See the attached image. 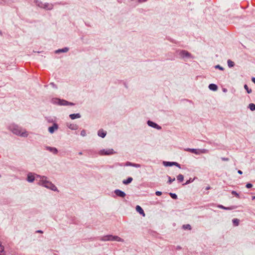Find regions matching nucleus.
Listing matches in <instances>:
<instances>
[{"label":"nucleus","instance_id":"ddd939ff","mask_svg":"<svg viewBox=\"0 0 255 255\" xmlns=\"http://www.w3.org/2000/svg\"><path fill=\"white\" fill-rule=\"evenodd\" d=\"M98 134L99 136L104 137L106 135V132L103 129H101L98 131Z\"/></svg>","mask_w":255,"mask_h":255},{"label":"nucleus","instance_id":"4be33fe9","mask_svg":"<svg viewBox=\"0 0 255 255\" xmlns=\"http://www.w3.org/2000/svg\"><path fill=\"white\" fill-rule=\"evenodd\" d=\"M68 48H63V49H58L56 51V53H60V52H66L67 51H68Z\"/></svg>","mask_w":255,"mask_h":255},{"label":"nucleus","instance_id":"a878e982","mask_svg":"<svg viewBox=\"0 0 255 255\" xmlns=\"http://www.w3.org/2000/svg\"><path fill=\"white\" fill-rule=\"evenodd\" d=\"M183 228L184 229H189V230H191V226L190 225H184L183 226Z\"/></svg>","mask_w":255,"mask_h":255},{"label":"nucleus","instance_id":"5701e85b","mask_svg":"<svg viewBox=\"0 0 255 255\" xmlns=\"http://www.w3.org/2000/svg\"><path fill=\"white\" fill-rule=\"evenodd\" d=\"M228 66L229 67H232L234 66L235 63L233 61H231V60H228L227 61Z\"/></svg>","mask_w":255,"mask_h":255},{"label":"nucleus","instance_id":"f257e3e1","mask_svg":"<svg viewBox=\"0 0 255 255\" xmlns=\"http://www.w3.org/2000/svg\"><path fill=\"white\" fill-rule=\"evenodd\" d=\"M27 180L29 182H32L34 180L38 181V184L42 185L47 188L53 191H57L56 187L51 182L47 180L45 176H41L38 175H35L32 173H29L27 175Z\"/></svg>","mask_w":255,"mask_h":255},{"label":"nucleus","instance_id":"c85d7f7f","mask_svg":"<svg viewBox=\"0 0 255 255\" xmlns=\"http://www.w3.org/2000/svg\"><path fill=\"white\" fill-rule=\"evenodd\" d=\"M44 7L48 9H51L52 8V6L51 5H49V4H45Z\"/></svg>","mask_w":255,"mask_h":255},{"label":"nucleus","instance_id":"79ce46f5","mask_svg":"<svg viewBox=\"0 0 255 255\" xmlns=\"http://www.w3.org/2000/svg\"><path fill=\"white\" fill-rule=\"evenodd\" d=\"M210 189V186H208V187H206V190H209V189Z\"/></svg>","mask_w":255,"mask_h":255},{"label":"nucleus","instance_id":"c9c22d12","mask_svg":"<svg viewBox=\"0 0 255 255\" xmlns=\"http://www.w3.org/2000/svg\"><path fill=\"white\" fill-rule=\"evenodd\" d=\"M246 186L247 188H250L253 187V185L251 183H247Z\"/></svg>","mask_w":255,"mask_h":255},{"label":"nucleus","instance_id":"37998d69","mask_svg":"<svg viewBox=\"0 0 255 255\" xmlns=\"http://www.w3.org/2000/svg\"><path fill=\"white\" fill-rule=\"evenodd\" d=\"M37 232H38V233H43V232H42V231H40V230H39V231H37Z\"/></svg>","mask_w":255,"mask_h":255},{"label":"nucleus","instance_id":"cd10ccee","mask_svg":"<svg viewBox=\"0 0 255 255\" xmlns=\"http://www.w3.org/2000/svg\"><path fill=\"white\" fill-rule=\"evenodd\" d=\"M244 88L247 90L248 93H251L252 92V90L250 89L247 85H245Z\"/></svg>","mask_w":255,"mask_h":255},{"label":"nucleus","instance_id":"f03ea898","mask_svg":"<svg viewBox=\"0 0 255 255\" xmlns=\"http://www.w3.org/2000/svg\"><path fill=\"white\" fill-rule=\"evenodd\" d=\"M9 129L15 134L23 137H26L28 135L27 132L25 129H22L16 125H11L9 127Z\"/></svg>","mask_w":255,"mask_h":255},{"label":"nucleus","instance_id":"a19ab883","mask_svg":"<svg viewBox=\"0 0 255 255\" xmlns=\"http://www.w3.org/2000/svg\"><path fill=\"white\" fill-rule=\"evenodd\" d=\"M146 0H139V2H145V1H146Z\"/></svg>","mask_w":255,"mask_h":255},{"label":"nucleus","instance_id":"c03bdc74","mask_svg":"<svg viewBox=\"0 0 255 255\" xmlns=\"http://www.w3.org/2000/svg\"><path fill=\"white\" fill-rule=\"evenodd\" d=\"M82 152H79V155H82Z\"/></svg>","mask_w":255,"mask_h":255},{"label":"nucleus","instance_id":"4c0bfd02","mask_svg":"<svg viewBox=\"0 0 255 255\" xmlns=\"http://www.w3.org/2000/svg\"><path fill=\"white\" fill-rule=\"evenodd\" d=\"M221 159L223 161H228L229 160V159L228 158H225V157H222Z\"/></svg>","mask_w":255,"mask_h":255},{"label":"nucleus","instance_id":"9d476101","mask_svg":"<svg viewBox=\"0 0 255 255\" xmlns=\"http://www.w3.org/2000/svg\"><path fill=\"white\" fill-rule=\"evenodd\" d=\"M147 124L149 126L154 128L156 129H160L161 128V127L157 125L156 123H153L150 121H148Z\"/></svg>","mask_w":255,"mask_h":255},{"label":"nucleus","instance_id":"1a4fd4ad","mask_svg":"<svg viewBox=\"0 0 255 255\" xmlns=\"http://www.w3.org/2000/svg\"><path fill=\"white\" fill-rule=\"evenodd\" d=\"M115 193L117 196L122 198H124L126 195L125 192L119 189L116 190Z\"/></svg>","mask_w":255,"mask_h":255},{"label":"nucleus","instance_id":"ea45409f","mask_svg":"<svg viewBox=\"0 0 255 255\" xmlns=\"http://www.w3.org/2000/svg\"><path fill=\"white\" fill-rule=\"evenodd\" d=\"M238 172L240 174H242L243 173V172L240 170H238Z\"/></svg>","mask_w":255,"mask_h":255},{"label":"nucleus","instance_id":"72a5a7b5","mask_svg":"<svg viewBox=\"0 0 255 255\" xmlns=\"http://www.w3.org/2000/svg\"><path fill=\"white\" fill-rule=\"evenodd\" d=\"M86 134V131L85 130H82L81 132V135L83 136H85Z\"/></svg>","mask_w":255,"mask_h":255},{"label":"nucleus","instance_id":"412c9836","mask_svg":"<svg viewBox=\"0 0 255 255\" xmlns=\"http://www.w3.org/2000/svg\"><path fill=\"white\" fill-rule=\"evenodd\" d=\"M233 223L234 226H237L239 224L240 220L238 219L235 218L233 220Z\"/></svg>","mask_w":255,"mask_h":255},{"label":"nucleus","instance_id":"4468645a","mask_svg":"<svg viewBox=\"0 0 255 255\" xmlns=\"http://www.w3.org/2000/svg\"><path fill=\"white\" fill-rule=\"evenodd\" d=\"M69 117L72 120H74L75 119L80 118L81 116L79 114H73L70 115Z\"/></svg>","mask_w":255,"mask_h":255},{"label":"nucleus","instance_id":"7c9ffc66","mask_svg":"<svg viewBox=\"0 0 255 255\" xmlns=\"http://www.w3.org/2000/svg\"><path fill=\"white\" fill-rule=\"evenodd\" d=\"M170 195L173 199H176L177 198V196L175 194L170 193Z\"/></svg>","mask_w":255,"mask_h":255},{"label":"nucleus","instance_id":"a211bd4d","mask_svg":"<svg viewBox=\"0 0 255 255\" xmlns=\"http://www.w3.org/2000/svg\"><path fill=\"white\" fill-rule=\"evenodd\" d=\"M132 181V177H128L127 180H124L123 181V183L124 184H128L130 183Z\"/></svg>","mask_w":255,"mask_h":255},{"label":"nucleus","instance_id":"423d86ee","mask_svg":"<svg viewBox=\"0 0 255 255\" xmlns=\"http://www.w3.org/2000/svg\"><path fill=\"white\" fill-rule=\"evenodd\" d=\"M54 102L55 103H57L59 105H63V106H66V105H73L74 104L72 103H70L66 100H60L58 99H56L54 100Z\"/></svg>","mask_w":255,"mask_h":255},{"label":"nucleus","instance_id":"f704fd0d","mask_svg":"<svg viewBox=\"0 0 255 255\" xmlns=\"http://www.w3.org/2000/svg\"><path fill=\"white\" fill-rule=\"evenodd\" d=\"M215 68H216V69L218 68V69H220L221 70H224V68L220 66L219 65H216L215 66Z\"/></svg>","mask_w":255,"mask_h":255},{"label":"nucleus","instance_id":"473e14b6","mask_svg":"<svg viewBox=\"0 0 255 255\" xmlns=\"http://www.w3.org/2000/svg\"><path fill=\"white\" fill-rule=\"evenodd\" d=\"M9 1V0H0V3L3 4L5 3L6 2H8Z\"/></svg>","mask_w":255,"mask_h":255},{"label":"nucleus","instance_id":"a18cd8bd","mask_svg":"<svg viewBox=\"0 0 255 255\" xmlns=\"http://www.w3.org/2000/svg\"><path fill=\"white\" fill-rule=\"evenodd\" d=\"M252 199H253V200L255 199V196L252 197Z\"/></svg>","mask_w":255,"mask_h":255},{"label":"nucleus","instance_id":"b1692460","mask_svg":"<svg viewBox=\"0 0 255 255\" xmlns=\"http://www.w3.org/2000/svg\"><path fill=\"white\" fill-rule=\"evenodd\" d=\"M249 108L251 111H254L255 110V105L253 103L250 104L249 105Z\"/></svg>","mask_w":255,"mask_h":255},{"label":"nucleus","instance_id":"39448f33","mask_svg":"<svg viewBox=\"0 0 255 255\" xmlns=\"http://www.w3.org/2000/svg\"><path fill=\"white\" fill-rule=\"evenodd\" d=\"M115 153L116 152L114 151V149L111 148L102 149L98 152L100 155H110Z\"/></svg>","mask_w":255,"mask_h":255},{"label":"nucleus","instance_id":"0eeeda50","mask_svg":"<svg viewBox=\"0 0 255 255\" xmlns=\"http://www.w3.org/2000/svg\"><path fill=\"white\" fill-rule=\"evenodd\" d=\"M180 56L182 57H187L190 58L191 57L190 53H189L188 51L185 50H181L179 52Z\"/></svg>","mask_w":255,"mask_h":255},{"label":"nucleus","instance_id":"2eb2a0df","mask_svg":"<svg viewBox=\"0 0 255 255\" xmlns=\"http://www.w3.org/2000/svg\"><path fill=\"white\" fill-rule=\"evenodd\" d=\"M209 88L212 91H216L218 89V87L215 84H211L209 86Z\"/></svg>","mask_w":255,"mask_h":255},{"label":"nucleus","instance_id":"58836bf2","mask_svg":"<svg viewBox=\"0 0 255 255\" xmlns=\"http://www.w3.org/2000/svg\"><path fill=\"white\" fill-rule=\"evenodd\" d=\"M252 80L255 84V78H252Z\"/></svg>","mask_w":255,"mask_h":255},{"label":"nucleus","instance_id":"e433bc0d","mask_svg":"<svg viewBox=\"0 0 255 255\" xmlns=\"http://www.w3.org/2000/svg\"><path fill=\"white\" fill-rule=\"evenodd\" d=\"M155 194H156V195H157V196H160V195H161V194H162V192H160V191H156V192H155Z\"/></svg>","mask_w":255,"mask_h":255},{"label":"nucleus","instance_id":"2f4dec72","mask_svg":"<svg viewBox=\"0 0 255 255\" xmlns=\"http://www.w3.org/2000/svg\"><path fill=\"white\" fill-rule=\"evenodd\" d=\"M232 195H234L235 196H236L237 197L239 198V194H238L236 191H233L232 192Z\"/></svg>","mask_w":255,"mask_h":255},{"label":"nucleus","instance_id":"f8f14e48","mask_svg":"<svg viewBox=\"0 0 255 255\" xmlns=\"http://www.w3.org/2000/svg\"><path fill=\"white\" fill-rule=\"evenodd\" d=\"M135 209L136 211L138 212L140 215H142L143 217L145 216L143 210L140 206H139V205H137L136 206Z\"/></svg>","mask_w":255,"mask_h":255},{"label":"nucleus","instance_id":"6e6552de","mask_svg":"<svg viewBox=\"0 0 255 255\" xmlns=\"http://www.w3.org/2000/svg\"><path fill=\"white\" fill-rule=\"evenodd\" d=\"M58 128V126L57 124L54 123L52 127L48 128V131L50 133H53L55 130Z\"/></svg>","mask_w":255,"mask_h":255},{"label":"nucleus","instance_id":"20e7f679","mask_svg":"<svg viewBox=\"0 0 255 255\" xmlns=\"http://www.w3.org/2000/svg\"><path fill=\"white\" fill-rule=\"evenodd\" d=\"M185 151H189L191 153L195 154H200L201 153H207L208 152V150L206 149H192V148H186L184 149Z\"/></svg>","mask_w":255,"mask_h":255},{"label":"nucleus","instance_id":"393cba45","mask_svg":"<svg viewBox=\"0 0 255 255\" xmlns=\"http://www.w3.org/2000/svg\"><path fill=\"white\" fill-rule=\"evenodd\" d=\"M218 207H219V208L223 209H225V210H231V209H233V208H231V207H225L222 205H218Z\"/></svg>","mask_w":255,"mask_h":255},{"label":"nucleus","instance_id":"7ed1b4c3","mask_svg":"<svg viewBox=\"0 0 255 255\" xmlns=\"http://www.w3.org/2000/svg\"><path fill=\"white\" fill-rule=\"evenodd\" d=\"M100 240L102 241H113L123 242L124 240L117 236L106 235L100 238Z\"/></svg>","mask_w":255,"mask_h":255},{"label":"nucleus","instance_id":"9b49d317","mask_svg":"<svg viewBox=\"0 0 255 255\" xmlns=\"http://www.w3.org/2000/svg\"><path fill=\"white\" fill-rule=\"evenodd\" d=\"M164 165L166 166H172V165H176V166L180 168V165L177 162H164Z\"/></svg>","mask_w":255,"mask_h":255},{"label":"nucleus","instance_id":"c756f323","mask_svg":"<svg viewBox=\"0 0 255 255\" xmlns=\"http://www.w3.org/2000/svg\"><path fill=\"white\" fill-rule=\"evenodd\" d=\"M168 183L169 184H171L173 181H174L175 180V178H174L173 179H171V178L170 176H168Z\"/></svg>","mask_w":255,"mask_h":255},{"label":"nucleus","instance_id":"dca6fc26","mask_svg":"<svg viewBox=\"0 0 255 255\" xmlns=\"http://www.w3.org/2000/svg\"><path fill=\"white\" fill-rule=\"evenodd\" d=\"M126 165H127V166H134V167H140V165L139 164L132 163H131L130 162H127L126 163Z\"/></svg>","mask_w":255,"mask_h":255},{"label":"nucleus","instance_id":"bb28decb","mask_svg":"<svg viewBox=\"0 0 255 255\" xmlns=\"http://www.w3.org/2000/svg\"><path fill=\"white\" fill-rule=\"evenodd\" d=\"M194 179H195V178L192 179V178H190L189 180H188L186 182V183H185V184H184L183 185L188 184H189V183H190L194 181Z\"/></svg>","mask_w":255,"mask_h":255},{"label":"nucleus","instance_id":"f3484780","mask_svg":"<svg viewBox=\"0 0 255 255\" xmlns=\"http://www.w3.org/2000/svg\"><path fill=\"white\" fill-rule=\"evenodd\" d=\"M47 149L50 151L53 152L54 154H57L58 152L57 149L55 147H47Z\"/></svg>","mask_w":255,"mask_h":255},{"label":"nucleus","instance_id":"6ab92c4d","mask_svg":"<svg viewBox=\"0 0 255 255\" xmlns=\"http://www.w3.org/2000/svg\"><path fill=\"white\" fill-rule=\"evenodd\" d=\"M177 180L180 182H181L183 181L184 180V177H183V175H182V174H179L177 176Z\"/></svg>","mask_w":255,"mask_h":255},{"label":"nucleus","instance_id":"aec40b11","mask_svg":"<svg viewBox=\"0 0 255 255\" xmlns=\"http://www.w3.org/2000/svg\"><path fill=\"white\" fill-rule=\"evenodd\" d=\"M68 127L69 128L73 130L77 129L78 128V126L76 125L70 124Z\"/></svg>","mask_w":255,"mask_h":255}]
</instances>
